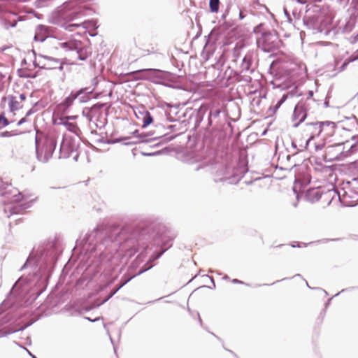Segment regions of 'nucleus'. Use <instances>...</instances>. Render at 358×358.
Returning <instances> with one entry per match:
<instances>
[{
  "label": "nucleus",
  "mask_w": 358,
  "mask_h": 358,
  "mask_svg": "<svg viewBox=\"0 0 358 358\" xmlns=\"http://www.w3.org/2000/svg\"><path fill=\"white\" fill-rule=\"evenodd\" d=\"M160 227L150 220H141L124 225L121 229L98 226L81 241H76V248L85 254L99 252L101 259L124 256L131 258L138 253L137 260L143 258L162 243Z\"/></svg>",
  "instance_id": "1"
},
{
  "label": "nucleus",
  "mask_w": 358,
  "mask_h": 358,
  "mask_svg": "<svg viewBox=\"0 0 358 358\" xmlns=\"http://www.w3.org/2000/svg\"><path fill=\"white\" fill-rule=\"evenodd\" d=\"M59 253L60 249L55 241L34 247L19 270H29L28 276H21L13 285L10 294L17 298H23L32 284L38 286L46 285Z\"/></svg>",
  "instance_id": "2"
},
{
  "label": "nucleus",
  "mask_w": 358,
  "mask_h": 358,
  "mask_svg": "<svg viewBox=\"0 0 358 358\" xmlns=\"http://www.w3.org/2000/svg\"><path fill=\"white\" fill-rule=\"evenodd\" d=\"M0 196L3 198V211L7 217L20 214L30 207L29 203H20L24 199L22 194L10 183L3 182L1 178Z\"/></svg>",
  "instance_id": "3"
},
{
  "label": "nucleus",
  "mask_w": 358,
  "mask_h": 358,
  "mask_svg": "<svg viewBox=\"0 0 358 358\" xmlns=\"http://www.w3.org/2000/svg\"><path fill=\"white\" fill-rule=\"evenodd\" d=\"M79 14L80 8L78 1L76 0H68L64 1L60 6L57 7L52 13V15L55 18L57 23H60L62 20L65 21L64 23H61V26L65 29L71 31L74 28L79 27L80 24H68V22L76 19Z\"/></svg>",
  "instance_id": "4"
},
{
  "label": "nucleus",
  "mask_w": 358,
  "mask_h": 358,
  "mask_svg": "<svg viewBox=\"0 0 358 358\" xmlns=\"http://www.w3.org/2000/svg\"><path fill=\"white\" fill-rule=\"evenodd\" d=\"M56 146L57 138L54 134H46L38 129L36 130V155L39 162H48L52 157Z\"/></svg>",
  "instance_id": "5"
},
{
  "label": "nucleus",
  "mask_w": 358,
  "mask_h": 358,
  "mask_svg": "<svg viewBox=\"0 0 358 358\" xmlns=\"http://www.w3.org/2000/svg\"><path fill=\"white\" fill-rule=\"evenodd\" d=\"M320 122H310L305 124L303 129V135L308 138L306 141V149L315 151L322 150L325 146V143L314 141L315 137H320Z\"/></svg>",
  "instance_id": "6"
},
{
  "label": "nucleus",
  "mask_w": 358,
  "mask_h": 358,
  "mask_svg": "<svg viewBox=\"0 0 358 358\" xmlns=\"http://www.w3.org/2000/svg\"><path fill=\"white\" fill-rule=\"evenodd\" d=\"M92 92L93 90L90 87H83L76 91H71L70 94L66 96L59 106L61 109L66 110L72 106L76 99H78L80 103H85L90 99Z\"/></svg>",
  "instance_id": "7"
},
{
  "label": "nucleus",
  "mask_w": 358,
  "mask_h": 358,
  "mask_svg": "<svg viewBox=\"0 0 358 358\" xmlns=\"http://www.w3.org/2000/svg\"><path fill=\"white\" fill-rule=\"evenodd\" d=\"M78 143L71 137L64 136L59 148V158L72 157L77 162L79 155L77 152Z\"/></svg>",
  "instance_id": "8"
},
{
  "label": "nucleus",
  "mask_w": 358,
  "mask_h": 358,
  "mask_svg": "<svg viewBox=\"0 0 358 358\" xmlns=\"http://www.w3.org/2000/svg\"><path fill=\"white\" fill-rule=\"evenodd\" d=\"M62 46L67 50L76 51L78 59L80 61L86 60L92 55V48L90 46L83 45L80 41L64 42Z\"/></svg>",
  "instance_id": "9"
},
{
  "label": "nucleus",
  "mask_w": 358,
  "mask_h": 358,
  "mask_svg": "<svg viewBox=\"0 0 358 358\" xmlns=\"http://www.w3.org/2000/svg\"><path fill=\"white\" fill-rule=\"evenodd\" d=\"M160 73L161 71L156 69H143L131 71L128 75L136 80H147L156 82V80L159 78Z\"/></svg>",
  "instance_id": "10"
},
{
  "label": "nucleus",
  "mask_w": 358,
  "mask_h": 358,
  "mask_svg": "<svg viewBox=\"0 0 358 358\" xmlns=\"http://www.w3.org/2000/svg\"><path fill=\"white\" fill-rule=\"evenodd\" d=\"M106 103H97L94 105V110L92 111V117L90 122H94L96 127L102 129L107 124V114H104L102 108Z\"/></svg>",
  "instance_id": "11"
},
{
  "label": "nucleus",
  "mask_w": 358,
  "mask_h": 358,
  "mask_svg": "<svg viewBox=\"0 0 358 358\" xmlns=\"http://www.w3.org/2000/svg\"><path fill=\"white\" fill-rule=\"evenodd\" d=\"M55 28L44 24H38L35 27L34 41L44 43L48 41L51 34H54Z\"/></svg>",
  "instance_id": "12"
},
{
  "label": "nucleus",
  "mask_w": 358,
  "mask_h": 358,
  "mask_svg": "<svg viewBox=\"0 0 358 358\" xmlns=\"http://www.w3.org/2000/svg\"><path fill=\"white\" fill-rule=\"evenodd\" d=\"M38 57L43 58L47 62H41V64H38L36 62H34V66L35 67H39L40 69H59L60 71L63 70V63L60 61V59L44 55H39Z\"/></svg>",
  "instance_id": "13"
},
{
  "label": "nucleus",
  "mask_w": 358,
  "mask_h": 358,
  "mask_svg": "<svg viewBox=\"0 0 358 358\" xmlns=\"http://www.w3.org/2000/svg\"><path fill=\"white\" fill-rule=\"evenodd\" d=\"M336 125L334 122L330 121L320 122V137L322 143H325L332 137L336 131Z\"/></svg>",
  "instance_id": "14"
},
{
  "label": "nucleus",
  "mask_w": 358,
  "mask_h": 358,
  "mask_svg": "<svg viewBox=\"0 0 358 358\" xmlns=\"http://www.w3.org/2000/svg\"><path fill=\"white\" fill-rule=\"evenodd\" d=\"M341 147V143L327 146L325 150L324 158L329 161L338 159L342 153Z\"/></svg>",
  "instance_id": "15"
},
{
  "label": "nucleus",
  "mask_w": 358,
  "mask_h": 358,
  "mask_svg": "<svg viewBox=\"0 0 358 358\" xmlns=\"http://www.w3.org/2000/svg\"><path fill=\"white\" fill-rule=\"evenodd\" d=\"M55 124L64 126L66 130L76 134L77 136H79L81 133L77 124L69 121V117H60L56 120Z\"/></svg>",
  "instance_id": "16"
},
{
  "label": "nucleus",
  "mask_w": 358,
  "mask_h": 358,
  "mask_svg": "<svg viewBox=\"0 0 358 358\" xmlns=\"http://www.w3.org/2000/svg\"><path fill=\"white\" fill-rule=\"evenodd\" d=\"M164 251L162 252H157L155 253V251L153 252V254L149 257L147 264L144 265L140 270L138 271L137 275H141L144 272L148 271L149 269L152 268L154 266L152 264V262L155 261L156 259H159Z\"/></svg>",
  "instance_id": "17"
},
{
  "label": "nucleus",
  "mask_w": 358,
  "mask_h": 358,
  "mask_svg": "<svg viewBox=\"0 0 358 358\" xmlns=\"http://www.w3.org/2000/svg\"><path fill=\"white\" fill-rule=\"evenodd\" d=\"M132 134L134 136L136 139L132 141L124 142V145L136 144L138 143H144L148 141L147 138L150 136L149 134H139L138 130H135L134 132H132Z\"/></svg>",
  "instance_id": "18"
},
{
  "label": "nucleus",
  "mask_w": 358,
  "mask_h": 358,
  "mask_svg": "<svg viewBox=\"0 0 358 358\" xmlns=\"http://www.w3.org/2000/svg\"><path fill=\"white\" fill-rule=\"evenodd\" d=\"M168 106L170 107V109L169 110L166 111V114L167 116V119L169 122H176L178 120L176 117H175L173 115H177L178 113V108L179 104H176L175 106H170L168 105Z\"/></svg>",
  "instance_id": "19"
},
{
  "label": "nucleus",
  "mask_w": 358,
  "mask_h": 358,
  "mask_svg": "<svg viewBox=\"0 0 358 358\" xmlns=\"http://www.w3.org/2000/svg\"><path fill=\"white\" fill-rule=\"evenodd\" d=\"M54 33H55V30L54 31ZM47 44L52 45L53 48L58 49L59 48H63L62 44L64 43H62L59 41V38L55 36V34H51L50 38L48 39V41L45 42Z\"/></svg>",
  "instance_id": "20"
},
{
  "label": "nucleus",
  "mask_w": 358,
  "mask_h": 358,
  "mask_svg": "<svg viewBox=\"0 0 358 358\" xmlns=\"http://www.w3.org/2000/svg\"><path fill=\"white\" fill-rule=\"evenodd\" d=\"M8 99L10 111L13 112L22 108V105H20V103L15 99V96H8Z\"/></svg>",
  "instance_id": "21"
},
{
  "label": "nucleus",
  "mask_w": 358,
  "mask_h": 358,
  "mask_svg": "<svg viewBox=\"0 0 358 358\" xmlns=\"http://www.w3.org/2000/svg\"><path fill=\"white\" fill-rule=\"evenodd\" d=\"M122 287V286H121V284H119L118 285H117V287L115 289H113L110 292L109 295L105 299H103L99 303H97L96 305H95L94 306H90L89 308H87V310H90L92 309L94 307H98L100 305L106 303L108 300H109L111 297H113Z\"/></svg>",
  "instance_id": "22"
},
{
  "label": "nucleus",
  "mask_w": 358,
  "mask_h": 358,
  "mask_svg": "<svg viewBox=\"0 0 358 358\" xmlns=\"http://www.w3.org/2000/svg\"><path fill=\"white\" fill-rule=\"evenodd\" d=\"M294 113L296 117L300 118V121H303L306 117V113L303 106H296Z\"/></svg>",
  "instance_id": "23"
},
{
  "label": "nucleus",
  "mask_w": 358,
  "mask_h": 358,
  "mask_svg": "<svg viewBox=\"0 0 358 358\" xmlns=\"http://www.w3.org/2000/svg\"><path fill=\"white\" fill-rule=\"evenodd\" d=\"M33 323V322H31L27 324H25L24 327L18 329H13V330H9V331H3V330H0V338L1 337H3V336H6L8 334H13V333H15V332H17V331H23L24 329H25L27 327H29L30 325H31Z\"/></svg>",
  "instance_id": "24"
},
{
  "label": "nucleus",
  "mask_w": 358,
  "mask_h": 358,
  "mask_svg": "<svg viewBox=\"0 0 358 358\" xmlns=\"http://www.w3.org/2000/svg\"><path fill=\"white\" fill-rule=\"evenodd\" d=\"M153 122V118L150 113L148 111L145 112L143 117V127L145 128Z\"/></svg>",
  "instance_id": "25"
},
{
  "label": "nucleus",
  "mask_w": 358,
  "mask_h": 358,
  "mask_svg": "<svg viewBox=\"0 0 358 358\" xmlns=\"http://www.w3.org/2000/svg\"><path fill=\"white\" fill-rule=\"evenodd\" d=\"M94 110V105L90 108H85L83 110V115L86 117L90 122L91 121L92 117V111Z\"/></svg>",
  "instance_id": "26"
},
{
  "label": "nucleus",
  "mask_w": 358,
  "mask_h": 358,
  "mask_svg": "<svg viewBox=\"0 0 358 358\" xmlns=\"http://www.w3.org/2000/svg\"><path fill=\"white\" fill-rule=\"evenodd\" d=\"M219 0H210L209 6L211 12L217 13L219 10Z\"/></svg>",
  "instance_id": "27"
},
{
  "label": "nucleus",
  "mask_w": 358,
  "mask_h": 358,
  "mask_svg": "<svg viewBox=\"0 0 358 358\" xmlns=\"http://www.w3.org/2000/svg\"><path fill=\"white\" fill-rule=\"evenodd\" d=\"M129 139H131V137H129V136L120 137V138H115V139H106L105 141V144H115V143H120L123 141L129 140Z\"/></svg>",
  "instance_id": "28"
},
{
  "label": "nucleus",
  "mask_w": 358,
  "mask_h": 358,
  "mask_svg": "<svg viewBox=\"0 0 358 358\" xmlns=\"http://www.w3.org/2000/svg\"><path fill=\"white\" fill-rule=\"evenodd\" d=\"M9 124L10 122L5 117L4 113H2L1 114H0V129L7 127L8 125H9Z\"/></svg>",
  "instance_id": "29"
},
{
  "label": "nucleus",
  "mask_w": 358,
  "mask_h": 358,
  "mask_svg": "<svg viewBox=\"0 0 358 358\" xmlns=\"http://www.w3.org/2000/svg\"><path fill=\"white\" fill-rule=\"evenodd\" d=\"M134 277H135V275H131V276L124 275L122 278L120 284H121V286L124 287L126 284H127Z\"/></svg>",
  "instance_id": "30"
},
{
  "label": "nucleus",
  "mask_w": 358,
  "mask_h": 358,
  "mask_svg": "<svg viewBox=\"0 0 358 358\" xmlns=\"http://www.w3.org/2000/svg\"><path fill=\"white\" fill-rule=\"evenodd\" d=\"M17 134H18V133L14 132L13 131H5L3 132H0V137H2V138L11 137V136H15Z\"/></svg>",
  "instance_id": "31"
},
{
  "label": "nucleus",
  "mask_w": 358,
  "mask_h": 358,
  "mask_svg": "<svg viewBox=\"0 0 358 358\" xmlns=\"http://www.w3.org/2000/svg\"><path fill=\"white\" fill-rule=\"evenodd\" d=\"M308 196H315L317 199H319V191L317 189H311L308 192Z\"/></svg>",
  "instance_id": "32"
},
{
  "label": "nucleus",
  "mask_w": 358,
  "mask_h": 358,
  "mask_svg": "<svg viewBox=\"0 0 358 358\" xmlns=\"http://www.w3.org/2000/svg\"><path fill=\"white\" fill-rule=\"evenodd\" d=\"M27 121V117H24L22 119H20L18 122L17 123V126L22 125L23 123H24Z\"/></svg>",
  "instance_id": "33"
},
{
  "label": "nucleus",
  "mask_w": 358,
  "mask_h": 358,
  "mask_svg": "<svg viewBox=\"0 0 358 358\" xmlns=\"http://www.w3.org/2000/svg\"><path fill=\"white\" fill-rule=\"evenodd\" d=\"M105 141L106 140L102 136H101L100 138L95 140V141L96 143H105Z\"/></svg>",
  "instance_id": "34"
},
{
  "label": "nucleus",
  "mask_w": 358,
  "mask_h": 358,
  "mask_svg": "<svg viewBox=\"0 0 358 358\" xmlns=\"http://www.w3.org/2000/svg\"><path fill=\"white\" fill-rule=\"evenodd\" d=\"M167 148H168L169 150H170V149H173V151L176 152V155L179 153V150H178V148H171V146H169Z\"/></svg>",
  "instance_id": "35"
},
{
  "label": "nucleus",
  "mask_w": 358,
  "mask_h": 358,
  "mask_svg": "<svg viewBox=\"0 0 358 358\" xmlns=\"http://www.w3.org/2000/svg\"><path fill=\"white\" fill-rule=\"evenodd\" d=\"M232 282L236 283V284H243V282L241 280H238V279H233Z\"/></svg>",
  "instance_id": "36"
},
{
  "label": "nucleus",
  "mask_w": 358,
  "mask_h": 358,
  "mask_svg": "<svg viewBox=\"0 0 358 358\" xmlns=\"http://www.w3.org/2000/svg\"><path fill=\"white\" fill-rule=\"evenodd\" d=\"M20 99L21 101H24L26 99L25 94H21L20 95Z\"/></svg>",
  "instance_id": "37"
},
{
  "label": "nucleus",
  "mask_w": 358,
  "mask_h": 358,
  "mask_svg": "<svg viewBox=\"0 0 358 358\" xmlns=\"http://www.w3.org/2000/svg\"><path fill=\"white\" fill-rule=\"evenodd\" d=\"M21 76V77H23V78H36V76H35V75H34V76H30V75H22V76Z\"/></svg>",
  "instance_id": "38"
},
{
  "label": "nucleus",
  "mask_w": 358,
  "mask_h": 358,
  "mask_svg": "<svg viewBox=\"0 0 358 358\" xmlns=\"http://www.w3.org/2000/svg\"><path fill=\"white\" fill-rule=\"evenodd\" d=\"M32 113H33V110L31 109V110H29L27 113V114H26V116H25V117H27L29 116L30 115H31Z\"/></svg>",
  "instance_id": "39"
},
{
  "label": "nucleus",
  "mask_w": 358,
  "mask_h": 358,
  "mask_svg": "<svg viewBox=\"0 0 358 358\" xmlns=\"http://www.w3.org/2000/svg\"><path fill=\"white\" fill-rule=\"evenodd\" d=\"M65 117H69L70 121L71 120H75L77 117V116H66Z\"/></svg>",
  "instance_id": "40"
},
{
  "label": "nucleus",
  "mask_w": 358,
  "mask_h": 358,
  "mask_svg": "<svg viewBox=\"0 0 358 358\" xmlns=\"http://www.w3.org/2000/svg\"><path fill=\"white\" fill-rule=\"evenodd\" d=\"M91 134H92L98 135V133H97V131H96V130H92V131H91Z\"/></svg>",
  "instance_id": "41"
},
{
  "label": "nucleus",
  "mask_w": 358,
  "mask_h": 358,
  "mask_svg": "<svg viewBox=\"0 0 358 358\" xmlns=\"http://www.w3.org/2000/svg\"><path fill=\"white\" fill-rule=\"evenodd\" d=\"M176 136H170V137H168L167 138H168L169 141H171V140L173 139Z\"/></svg>",
  "instance_id": "42"
},
{
  "label": "nucleus",
  "mask_w": 358,
  "mask_h": 358,
  "mask_svg": "<svg viewBox=\"0 0 358 358\" xmlns=\"http://www.w3.org/2000/svg\"><path fill=\"white\" fill-rule=\"evenodd\" d=\"M29 355L32 357V356H34V355H32L29 350H27Z\"/></svg>",
  "instance_id": "43"
},
{
  "label": "nucleus",
  "mask_w": 358,
  "mask_h": 358,
  "mask_svg": "<svg viewBox=\"0 0 358 358\" xmlns=\"http://www.w3.org/2000/svg\"><path fill=\"white\" fill-rule=\"evenodd\" d=\"M348 205H349V206H354L355 204L354 203H348Z\"/></svg>",
  "instance_id": "44"
},
{
  "label": "nucleus",
  "mask_w": 358,
  "mask_h": 358,
  "mask_svg": "<svg viewBox=\"0 0 358 358\" xmlns=\"http://www.w3.org/2000/svg\"><path fill=\"white\" fill-rule=\"evenodd\" d=\"M87 320L92 321L89 317H85Z\"/></svg>",
  "instance_id": "45"
},
{
  "label": "nucleus",
  "mask_w": 358,
  "mask_h": 358,
  "mask_svg": "<svg viewBox=\"0 0 358 358\" xmlns=\"http://www.w3.org/2000/svg\"><path fill=\"white\" fill-rule=\"evenodd\" d=\"M32 358H37L36 356H32Z\"/></svg>",
  "instance_id": "46"
}]
</instances>
